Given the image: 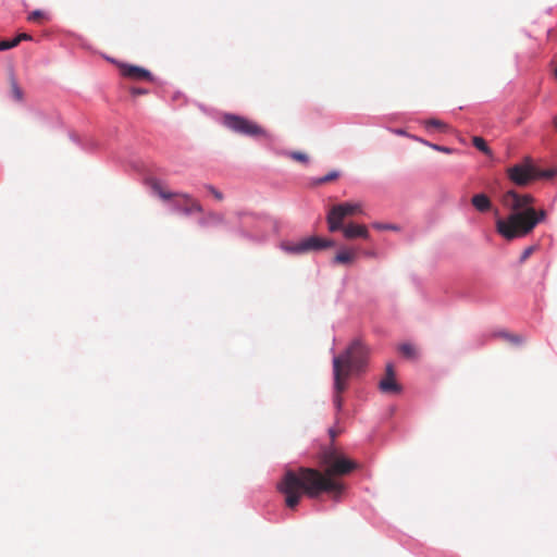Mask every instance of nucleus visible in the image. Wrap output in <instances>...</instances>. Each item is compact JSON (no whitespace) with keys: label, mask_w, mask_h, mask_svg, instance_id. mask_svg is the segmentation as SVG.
<instances>
[{"label":"nucleus","mask_w":557,"mask_h":557,"mask_svg":"<svg viewBox=\"0 0 557 557\" xmlns=\"http://www.w3.org/2000/svg\"><path fill=\"white\" fill-rule=\"evenodd\" d=\"M368 355L369 349L367 346L360 339H355L342 354L333 358V403L338 411L343 407L344 399L342 393L347 389L350 375L363 369Z\"/></svg>","instance_id":"obj_3"},{"label":"nucleus","mask_w":557,"mask_h":557,"mask_svg":"<svg viewBox=\"0 0 557 557\" xmlns=\"http://www.w3.org/2000/svg\"><path fill=\"white\" fill-rule=\"evenodd\" d=\"M122 75L134 81H151L152 75L149 71L137 65L123 64L121 66Z\"/></svg>","instance_id":"obj_10"},{"label":"nucleus","mask_w":557,"mask_h":557,"mask_svg":"<svg viewBox=\"0 0 557 557\" xmlns=\"http://www.w3.org/2000/svg\"><path fill=\"white\" fill-rule=\"evenodd\" d=\"M379 388L384 394H399L401 385L395 379V370L392 363L385 368V376L380 381Z\"/></svg>","instance_id":"obj_9"},{"label":"nucleus","mask_w":557,"mask_h":557,"mask_svg":"<svg viewBox=\"0 0 557 557\" xmlns=\"http://www.w3.org/2000/svg\"><path fill=\"white\" fill-rule=\"evenodd\" d=\"M362 213V205L360 202H343L332 207L326 221L330 232H336L342 228V223L346 216Z\"/></svg>","instance_id":"obj_7"},{"label":"nucleus","mask_w":557,"mask_h":557,"mask_svg":"<svg viewBox=\"0 0 557 557\" xmlns=\"http://www.w3.org/2000/svg\"><path fill=\"white\" fill-rule=\"evenodd\" d=\"M498 336H500L502 338L512 343V344H520L522 343V339L520 338V336L518 335H515V334H510V333H507V332H500L498 333Z\"/></svg>","instance_id":"obj_19"},{"label":"nucleus","mask_w":557,"mask_h":557,"mask_svg":"<svg viewBox=\"0 0 557 557\" xmlns=\"http://www.w3.org/2000/svg\"><path fill=\"white\" fill-rule=\"evenodd\" d=\"M366 256L374 257V256H375V253H374V252H371V251H368V252H366Z\"/></svg>","instance_id":"obj_30"},{"label":"nucleus","mask_w":557,"mask_h":557,"mask_svg":"<svg viewBox=\"0 0 557 557\" xmlns=\"http://www.w3.org/2000/svg\"><path fill=\"white\" fill-rule=\"evenodd\" d=\"M396 134H398V135H403V134H405V132H404V131H401V129H398V131H396Z\"/></svg>","instance_id":"obj_32"},{"label":"nucleus","mask_w":557,"mask_h":557,"mask_svg":"<svg viewBox=\"0 0 557 557\" xmlns=\"http://www.w3.org/2000/svg\"><path fill=\"white\" fill-rule=\"evenodd\" d=\"M223 125L230 131L239 135L253 138L264 137L267 132L256 122L236 114H224L222 117Z\"/></svg>","instance_id":"obj_5"},{"label":"nucleus","mask_w":557,"mask_h":557,"mask_svg":"<svg viewBox=\"0 0 557 557\" xmlns=\"http://www.w3.org/2000/svg\"><path fill=\"white\" fill-rule=\"evenodd\" d=\"M14 39L18 40V44H20L22 40H32V36L29 34L22 33V34L17 35L16 37H14Z\"/></svg>","instance_id":"obj_26"},{"label":"nucleus","mask_w":557,"mask_h":557,"mask_svg":"<svg viewBox=\"0 0 557 557\" xmlns=\"http://www.w3.org/2000/svg\"><path fill=\"white\" fill-rule=\"evenodd\" d=\"M434 148H435L436 150H440V151H443V152H449V151H450L448 148L440 147V146H436V145L434 146Z\"/></svg>","instance_id":"obj_28"},{"label":"nucleus","mask_w":557,"mask_h":557,"mask_svg":"<svg viewBox=\"0 0 557 557\" xmlns=\"http://www.w3.org/2000/svg\"><path fill=\"white\" fill-rule=\"evenodd\" d=\"M289 157L298 162L307 163L309 158L306 153L299 152V151H293L289 153Z\"/></svg>","instance_id":"obj_21"},{"label":"nucleus","mask_w":557,"mask_h":557,"mask_svg":"<svg viewBox=\"0 0 557 557\" xmlns=\"http://www.w3.org/2000/svg\"><path fill=\"white\" fill-rule=\"evenodd\" d=\"M357 259V251L354 249H342L334 257V263L350 265Z\"/></svg>","instance_id":"obj_12"},{"label":"nucleus","mask_w":557,"mask_h":557,"mask_svg":"<svg viewBox=\"0 0 557 557\" xmlns=\"http://www.w3.org/2000/svg\"><path fill=\"white\" fill-rule=\"evenodd\" d=\"M18 45V40L13 39H4L0 41V51L9 50Z\"/></svg>","instance_id":"obj_20"},{"label":"nucleus","mask_w":557,"mask_h":557,"mask_svg":"<svg viewBox=\"0 0 557 557\" xmlns=\"http://www.w3.org/2000/svg\"><path fill=\"white\" fill-rule=\"evenodd\" d=\"M399 352L409 359H414L417 357V349L413 345L409 343H404L399 346Z\"/></svg>","instance_id":"obj_14"},{"label":"nucleus","mask_w":557,"mask_h":557,"mask_svg":"<svg viewBox=\"0 0 557 557\" xmlns=\"http://www.w3.org/2000/svg\"><path fill=\"white\" fill-rule=\"evenodd\" d=\"M42 18H44V12L39 11V10L33 11L28 15V21H30V22H40Z\"/></svg>","instance_id":"obj_22"},{"label":"nucleus","mask_w":557,"mask_h":557,"mask_svg":"<svg viewBox=\"0 0 557 557\" xmlns=\"http://www.w3.org/2000/svg\"><path fill=\"white\" fill-rule=\"evenodd\" d=\"M224 222V215L222 213L218 212H209L207 216L202 220V224L207 223H215V224H222Z\"/></svg>","instance_id":"obj_16"},{"label":"nucleus","mask_w":557,"mask_h":557,"mask_svg":"<svg viewBox=\"0 0 557 557\" xmlns=\"http://www.w3.org/2000/svg\"><path fill=\"white\" fill-rule=\"evenodd\" d=\"M333 242L317 236L304 238L299 242H283L281 248L293 255H304L310 251L322 250L333 246Z\"/></svg>","instance_id":"obj_6"},{"label":"nucleus","mask_w":557,"mask_h":557,"mask_svg":"<svg viewBox=\"0 0 557 557\" xmlns=\"http://www.w3.org/2000/svg\"><path fill=\"white\" fill-rule=\"evenodd\" d=\"M533 251H534L533 246L525 248L520 257V261L524 262L533 253Z\"/></svg>","instance_id":"obj_25"},{"label":"nucleus","mask_w":557,"mask_h":557,"mask_svg":"<svg viewBox=\"0 0 557 557\" xmlns=\"http://www.w3.org/2000/svg\"><path fill=\"white\" fill-rule=\"evenodd\" d=\"M553 123H554L555 127L557 128V116L554 117Z\"/></svg>","instance_id":"obj_31"},{"label":"nucleus","mask_w":557,"mask_h":557,"mask_svg":"<svg viewBox=\"0 0 557 557\" xmlns=\"http://www.w3.org/2000/svg\"><path fill=\"white\" fill-rule=\"evenodd\" d=\"M374 227L379 228V230H388V228H393L392 226H387L386 224H374Z\"/></svg>","instance_id":"obj_27"},{"label":"nucleus","mask_w":557,"mask_h":557,"mask_svg":"<svg viewBox=\"0 0 557 557\" xmlns=\"http://www.w3.org/2000/svg\"><path fill=\"white\" fill-rule=\"evenodd\" d=\"M471 203L479 212H487L492 208V201L485 194L474 195Z\"/></svg>","instance_id":"obj_13"},{"label":"nucleus","mask_w":557,"mask_h":557,"mask_svg":"<svg viewBox=\"0 0 557 557\" xmlns=\"http://www.w3.org/2000/svg\"><path fill=\"white\" fill-rule=\"evenodd\" d=\"M206 188L213 195L215 199L219 201L223 200V195L221 191H219L215 187L212 185H207Z\"/></svg>","instance_id":"obj_24"},{"label":"nucleus","mask_w":557,"mask_h":557,"mask_svg":"<svg viewBox=\"0 0 557 557\" xmlns=\"http://www.w3.org/2000/svg\"><path fill=\"white\" fill-rule=\"evenodd\" d=\"M145 91L141 89H133V94H144Z\"/></svg>","instance_id":"obj_29"},{"label":"nucleus","mask_w":557,"mask_h":557,"mask_svg":"<svg viewBox=\"0 0 557 557\" xmlns=\"http://www.w3.org/2000/svg\"><path fill=\"white\" fill-rule=\"evenodd\" d=\"M151 187H152L153 191H156L162 199H165V200L172 198L173 196L183 197L185 200V205H186V207L184 209V212L186 214H189L191 212H202L201 205L197 200L191 198L189 195H186V194L178 195V194H172V193L164 191L161 187V184L158 181H153L151 184Z\"/></svg>","instance_id":"obj_8"},{"label":"nucleus","mask_w":557,"mask_h":557,"mask_svg":"<svg viewBox=\"0 0 557 557\" xmlns=\"http://www.w3.org/2000/svg\"><path fill=\"white\" fill-rule=\"evenodd\" d=\"M426 127H435L441 132H446L448 129V125L441 120L430 119L425 122Z\"/></svg>","instance_id":"obj_18"},{"label":"nucleus","mask_w":557,"mask_h":557,"mask_svg":"<svg viewBox=\"0 0 557 557\" xmlns=\"http://www.w3.org/2000/svg\"><path fill=\"white\" fill-rule=\"evenodd\" d=\"M556 174L557 171L554 169L540 170L531 158H525L523 162L507 169L508 178L518 186H527L539 178H553Z\"/></svg>","instance_id":"obj_4"},{"label":"nucleus","mask_w":557,"mask_h":557,"mask_svg":"<svg viewBox=\"0 0 557 557\" xmlns=\"http://www.w3.org/2000/svg\"><path fill=\"white\" fill-rule=\"evenodd\" d=\"M533 201L531 195L506 191L502 202L511 213L506 219H497L496 231L507 240L528 235L546 215L544 210L530 207Z\"/></svg>","instance_id":"obj_2"},{"label":"nucleus","mask_w":557,"mask_h":557,"mask_svg":"<svg viewBox=\"0 0 557 557\" xmlns=\"http://www.w3.org/2000/svg\"><path fill=\"white\" fill-rule=\"evenodd\" d=\"M555 77L557 78V67L555 69Z\"/></svg>","instance_id":"obj_33"},{"label":"nucleus","mask_w":557,"mask_h":557,"mask_svg":"<svg viewBox=\"0 0 557 557\" xmlns=\"http://www.w3.org/2000/svg\"><path fill=\"white\" fill-rule=\"evenodd\" d=\"M339 231L343 232L344 237L347 239H354L357 237L368 239L370 236L367 226L361 225V224H355V223H349L347 225L342 224V228Z\"/></svg>","instance_id":"obj_11"},{"label":"nucleus","mask_w":557,"mask_h":557,"mask_svg":"<svg viewBox=\"0 0 557 557\" xmlns=\"http://www.w3.org/2000/svg\"><path fill=\"white\" fill-rule=\"evenodd\" d=\"M11 90H12L13 97L16 100H22V98H23L22 90L15 82L12 83Z\"/></svg>","instance_id":"obj_23"},{"label":"nucleus","mask_w":557,"mask_h":557,"mask_svg":"<svg viewBox=\"0 0 557 557\" xmlns=\"http://www.w3.org/2000/svg\"><path fill=\"white\" fill-rule=\"evenodd\" d=\"M323 465L325 471L312 468L300 467L297 470L287 469L281 481L277 483V490L285 496V505L294 509L300 502L302 495L314 498L322 493H331L336 498L345 486L334 475H345L354 471L358 465L330 449L323 455Z\"/></svg>","instance_id":"obj_1"},{"label":"nucleus","mask_w":557,"mask_h":557,"mask_svg":"<svg viewBox=\"0 0 557 557\" xmlns=\"http://www.w3.org/2000/svg\"><path fill=\"white\" fill-rule=\"evenodd\" d=\"M338 172L336 171H332L330 173H327L326 175L322 176V177H319L317 178L313 184L314 185H323V184H326V183H330V182H333L335 181L337 177H338Z\"/></svg>","instance_id":"obj_17"},{"label":"nucleus","mask_w":557,"mask_h":557,"mask_svg":"<svg viewBox=\"0 0 557 557\" xmlns=\"http://www.w3.org/2000/svg\"><path fill=\"white\" fill-rule=\"evenodd\" d=\"M472 144L478 150L482 151L483 153L491 154V149L488 148L486 141L482 137L474 136L472 138Z\"/></svg>","instance_id":"obj_15"}]
</instances>
